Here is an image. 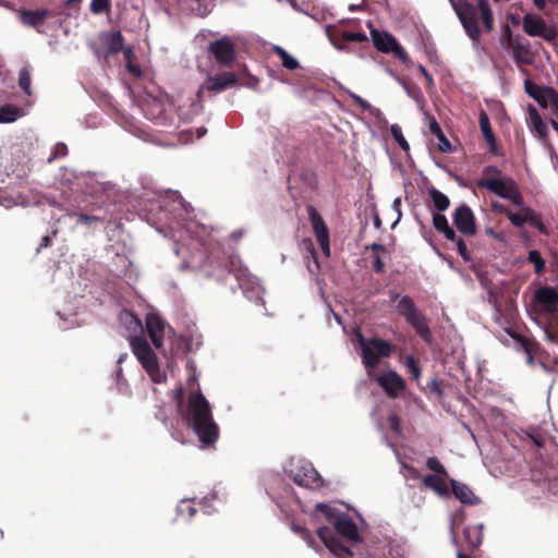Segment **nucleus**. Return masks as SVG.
<instances>
[{
  "instance_id": "obj_46",
  "label": "nucleus",
  "mask_w": 558,
  "mask_h": 558,
  "mask_svg": "<svg viewBox=\"0 0 558 558\" xmlns=\"http://www.w3.org/2000/svg\"><path fill=\"white\" fill-rule=\"evenodd\" d=\"M426 465L429 470L434 471L436 474H440V475H445V476L448 475L445 466L437 458H434V457L428 458Z\"/></svg>"
},
{
  "instance_id": "obj_43",
  "label": "nucleus",
  "mask_w": 558,
  "mask_h": 558,
  "mask_svg": "<svg viewBox=\"0 0 558 558\" xmlns=\"http://www.w3.org/2000/svg\"><path fill=\"white\" fill-rule=\"evenodd\" d=\"M31 83H32L31 72L28 71L27 68H23L20 71L19 85L24 90V93L27 94V95L32 94V92H31Z\"/></svg>"
},
{
  "instance_id": "obj_9",
  "label": "nucleus",
  "mask_w": 558,
  "mask_h": 558,
  "mask_svg": "<svg viewBox=\"0 0 558 558\" xmlns=\"http://www.w3.org/2000/svg\"><path fill=\"white\" fill-rule=\"evenodd\" d=\"M481 187L489 190L492 193L510 201L514 206H523V197L515 183L510 179L493 178L480 181Z\"/></svg>"
},
{
  "instance_id": "obj_61",
  "label": "nucleus",
  "mask_w": 558,
  "mask_h": 558,
  "mask_svg": "<svg viewBox=\"0 0 558 558\" xmlns=\"http://www.w3.org/2000/svg\"><path fill=\"white\" fill-rule=\"evenodd\" d=\"M48 12L51 13L49 15V19L50 17H56V16H59V15H64V17H68L70 15V14L64 13L62 8H57V9H53V10H48Z\"/></svg>"
},
{
  "instance_id": "obj_8",
  "label": "nucleus",
  "mask_w": 558,
  "mask_h": 558,
  "mask_svg": "<svg viewBox=\"0 0 558 558\" xmlns=\"http://www.w3.org/2000/svg\"><path fill=\"white\" fill-rule=\"evenodd\" d=\"M284 472L301 487L315 489L322 486V477L313 465L306 461L291 459Z\"/></svg>"
},
{
  "instance_id": "obj_55",
  "label": "nucleus",
  "mask_w": 558,
  "mask_h": 558,
  "mask_svg": "<svg viewBox=\"0 0 558 558\" xmlns=\"http://www.w3.org/2000/svg\"><path fill=\"white\" fill-rule=\"evenodd\" d=\"M428 391L430 393L436 395L439 398L442 396V389L436 379H432L430 383L428 384Z\"/></svg>"
},
{
  "instance_id": "obj_36",
  "label": "nucleus",
  "mask_w": 558,
  "mask_h": 558,
  "mask_svg": "<svg viewBox=\"0 0 558 558\" xmlns=\"http://www.w3.org/2000/svg\"><path fill=\"white\" fill-rule=\"evenodd\" d=\"M429 194H430L432 201L434 203V206L439 211H444L449 207V204H450L449 198L444 193H441L440 191H438L436 189H432L429 191Z\"/></svg>"
},
{
  "instance_id": "obj_25",
  "label": "nucleus",
  "mask_w": 558,
  "mask_h": 558,
  "mask_svg": "<svg viewBox=\"0 0 558 558\" xmlns=\"http://www.w3.org/2000/svg\"><path fill=\"white\" fill-rule=\"evenodd\" d=\"M452 493L457 499H459L463 504L473 505L476 502V498L473 492L462 483H459L454 480H450Z\"/></svg>"
},
{
  "instance_id": "obj_53",
  "label": "nucleus",
  "mask_w": 558,
  "mask_h": 558,
  "mask_svg": "<svg viewBox=\"0 0 558 558\" xmlns=\"http://www.w3.org/2000/svg\"><path fill=\"white\" fill-rule=\"evenodd\" d=\"M58 233V230L54 229L52 232H51V235H45L43 236L41 241H40V244L37 248V251L39 252L40 250L43 248H46V247H49L52 245V238L56 236Z\"/></svg>"
},
{
  "instance_id": "obj_57",
  "label": "nucleus",
  "mask_w": 558,
  "mask_h": 558,
  "mask_svg": "<svg viewBox=\"0 0 558 558\" xmlns=\"http://www.w3.org/2000/svg\"><path fill=\"white\" fill-rule=\"evenodd\" d=\"M117 388H118V391L122 395H130L131 393V389H130V386L126 381L125 378H123L122 380H118L117 381Z\"/></svg>"
},
{
  "instance_id": "obj_51",
  "label": "nucleus",
  "mask_w": 558,
  "mask_h": 558,
  "mask_svg": "<svg viewBox=\"0 0 558 558\" xmlns=\"http://www.w3.org/2000/svg\"><path fill=\"white\" fill-rule=\"evenodd\" d=\"M453 242L457 245V250H458V253L460 254V256L466 262L470 260L468 247H466V244L463 242V240L456 238V241H453Z\"/></svg>"
},
{
  "instance_id": "obj_47",
  "label": "nucleus",
  "mask_w": 558,
  "mask_h": 558,
  "mask_svg": "<svg viewBox=\"0 0 558 558\" xmlns=\"http://www.w3.org/2000/svg\"><path fill=\"white\" fill-rule=\"evenodd\" d=\"M387 558H407V548L399 544H391Z\"/></svg>"
},
{
  "instance_id": "obj_12",
  "label": "nucleus",
  "mask_w": 558,
  "mask_h": 558,
  "mask_svg": "<svg viewBox=\"0 0 558 558\" xmlns=\"http://www.w3.org/2000/svg\"><path fill=\"white\" fill-rule=\"evenodd\" d=\"M308 219L316 236V240L325 254V256L329 257L330 255V244H329V230L320 216V214L313 207H307Z\"/></svg>"
},
{
  "instance_id": "obj_63",
  "label": "nucleus",
  "mask_w": 558,
  "mask_h": 558,
  "mask_svg": "<svg viewBox=\"0 0 558 558\" xmlns=\"http://www.w3.org/2000/svg\"><path fill=\"white\" fill-rule=\"evenodd\" d=\"M533 3L539 10H543L546 7V0H533Z\"/></svg>"
},
{
  "instance_id": "obj_34",
  "label": "nucleus",
  "mask_w": 558,
  "mask_h": 558,
  "mask_svg": "<svg viewBox=\"0 0 558 558\" xmlns=\"http://www.w3.org/2000/svg\"><path fill=\"white\" fill-rule=\"evenodd\" d=\"M325 31L328 39L336 49L340 51H348L347 46L344 45L345 41L338 37V29L335 26L326 25Z\"/></svg>"
},
{
  "instance_id": "obj_64",
  "label": "nucleus",
  "mask_w": 558,
  "mask_h": 558,
  "mask_svg": "<svg viewBox=\"0 0 558 558\" xmlns=\"http://www.w3.org/2000/svg\"><path fill=\"white\" fill-rule=\"evenodd\" d=\"M515 60L519 62V63H530V60L521 54H515Z\"/></svg>"
},
{
  "instance_id": "obj_24",
  "label": "nucleus",
  "mask_w": 558,
  "mask_h": 558,
  "mask_svg": "<svg viewBox=\"0 0 558 558\" xmlns=\"http://www.w3.org/2000/svg\"><path fill=\"white\" fill-rule=\"evenodd\" d=\"M527 124L531 131L539 137H545L548 133L546 123L534 107H530L529 109Z\"/></svg>"
},
{
  "instance_id": "obj_39",
  "label": "nucleus",
  "mask_w": 558,
  "mask_h": 558,
  "mask_svg": "<svg viewBox=\"0 0 558 558\" xmlns=\"http://www.w3.org/2000/svg\"><path fill=\"white\" fill-rule=\"evenodd\" d=\"M350 97L357 104L362 110L367 111L369 114L374 117H378L381 112L378 108L373 107L366 100L354 93H350Z\"/></svg>"
},
{
  "instance_id": "obj_7",
  "label": "nucleus",
  "mask_w": 558,
  "mask_h": 558,
  "mask_svg": "<svg viewBox=\"0 0 558 558\" xmlns=\"http://www.w3.org/2000/svg\"><path fill=\"white\" fill-rule=\"evenodd\" d=\"M236 82L238 76L233 70L216 69L214 65L197 90V99L203 101L205 93L216 95L226 92L234 87Z\"/></svg>"
},
{
  "instance_id": "obj_27",
  "label": "nucleus",
  "mask_w": 558,
  "mask_h": 558,
  "mask_svg": "<svg viewBox=\"0 0 558 558\" xmlns=\"http://www.w3.org/2000/svg\"><path fill=\"white\" fill-rule=\"evenodd\" d=\"M433 225L438 232H441L449 241H456V232L449 226L447 218L441 214L433 215Z\"/></svg>"
},
{
  "instance_id": "obj_32",
  "label": "nucleus",
  "mask_w": 558,
  "mask_h": 558,
  "mask_svg": "<svg viewBox=\"0 0 558 558\" xmlns=\"http://www.w3.org/2000/svg\"><path fill=\"white\" fill-rule=\"evenodd\" d=\"M480 126L486 142L494 147L496 145L495 135L490 128L489 119L485 112H482L480 116Z\"/></svg>"
},
{
  "instance_id": "obj_30",
  "label": "nucleus",
  "mask_w": 558,
  "mask_h": 558,
  "mask_svg": "<svg viewBox=\"0 0 558 558\" xmlns=\"http://www.w3.org/2000/svg\"><path fill=\"white\" fill-rule=\"evenodd\" d=\"M272 49L279 56L283 68L288 70H296L300 66L298 59L291 56L282 47L275 45Z\"/></svg>"
},
{
  "instance_id": "obj_19",
  "label": "nucleus",
  "mask_w": 558,
  "mask_h": 558,
  "mask_svg": "<svg viewBox=\"0 0 558 558\" xmlns=\"http://www.w3.org/2000/svg\"><path fill=\"white\" fill-rule=\"evenodd\" d=\"M146 329L155 348H161L165 337V322L162 320V318L154 313L147 314Z\"/></svg>"
},
{
  "instance_id": "obj_58",
  "label": "nucleus",
  "mask_w": 558,
  "mask_h": 558,
  "mask_svg": "<svg viewBox=\"0 0 558 558\" xmlns=\"http://www.w3.org/2000/svg\"><path fill=\"white\" fill-rule=\"evenodd\" d=\"M82 0H65L62 4L64 8H74L76 11L80 10V3Z\"/></svg>"
},
{
  "instance_id": "obj_40",
  "label": "nucleus",
  "mask_w": 558,
  "mask_h": 558,
  "mask_svg": "<svg viewBox=\"0 0 558 558\" xmlns=\"http://www.w3.org/2000/svg\"><path fill=\"white\" fill-rule=\"evenodd\" d=\"M73 216L77 218L78 223L90 225L92 222H104L107 220V216L100 215H88L84 213H74Z\"/></svg>"
},
{
  "instance_id": "obj_42",
  "label": "nucleus",
  "mask_w": 558,
  "mask_h": 558,
  "mask_svg": "<svg viewBox=\"0 0 558 558\" xmlns=\"http://www.w3.org/2000/svg\"><path fill=\"white\" fill-rule=\"evenodd\" d=\"M390 133L393 138L397 141L402 150L408 151L410 149L409 143L402 134V130L398 124H392L390 126Z\"/></svg>"
},
{
  "instance_id": "obj_59",
  "label": "nucleus",
  "mask_w": 558,
  "mask_h": 558,
  "mask_svg": "<svg viewBox=\"0 0 558 558\" xmlns=\"http://www.w3.org/2000/svg\"><path fill=\"white\" fill-rule=\"evenodd\" d=\"M392 208L397 213V221H399L401 217V199L399 197L395 198L392 203Z\"/></svg>"
},
{
  "instance_id": "obj_1",
  "label": "nucleus",
  "mask_w": 558,
  "mask_h": 558,
  "mask_svg": "<svg viewBox=\"0 0 558 558\" xmlns=\"http://www.w3.org/2000/svg\"><path fill=\"white\" fill-rule=\"evenodd\" d=\"M178 412L204 446H211L217 441L219 427L214 421L210 404L201 390L191 392L186 403L180 398Z\"/></svg>"
},
{
  "instance_id": "obj_52",
  "label": "nucleus",
  "mask_w": 558,
  "mask_h": 558,
  "mask_svg": "<svg viewBox=\"0 0 558 558\" xmlns=\"http://www.w3.org/2000/svg\"><path fill=\"white\" fill-rule=\"evenodd\" d=\"M402 474L405 477V480H415L418 478L420 474L418 472L410 466H407L405 464H402Z\"/></svg>"
},
{
  "instance_id": "obj_62",
  "label": "nucleus",
  "mask_w": 558,
  "mask_h": 558,
  "mask_svg": "<svg viewBox=\"0 0 558 558\" xmlns=\"http://www.w3.org/2000/svg\"><path fill=\"white\" fill-rule=\"evenodd\" d=\"M128 69H129V71H130L133 75H135V76H140V75H141V70H140V68H138L137 65H134V64H132V63H129V64H128Z\"/></svg>"
},
{
  "instance_id": "obj_50",
  "label": "nucleus",
  "mask_w": 558,
  "mask_h": 558,
  "mask_svg": "<svg viewBox=\"0 0 558 558\" xmlns=\"http://www.w3.org/2000/svg\"><path fill=\"white\" fill-rule=\"evenodd\" d=\"M527 222L538 229L541 232H545V227L541 220V217L536 215L531 208L527 216Z\"/></svg>"
},
{
  "instance_id": "obj_4",
  "label": "nucleus",
  "mask_w": 558,
  "mask_h": 558,
  "mask_svg": "<svg viewBox=\"0 0 558 558\" xmlns=\"http://www.w3.org/2000/svg\"><path fill=\"white\" fill-rule=\"evenodd\" d=\"M130 344L134 355L142 364L150 379L155 384H161L166 381L167 375L160 371L158 357L150 348L147 340L143 337L135 336L131 337Z\"/></svg>"
},
{
  "instance_id": "obj_2",
  "label": "nucleus",
  "mask_w": 558,
  "mask_h": 558,
  "mask_svg": "<svg viewBox=\"0 0 558 558\" xmlns=\"http://www.w3.org/2000/svg\"><path fill=\"white\" fill-rule=\"evenodd\" d=\"M388 295L391 302H396L397 312L404 317L408 324H410L420 337L426 342H430L432 332L426 324L424 315L418 311L414 301L409 295H400L393 290L388 291Z\"/></svg>"
},
{
  "instance_id": "obj_11",
  "label": "nucleus",
  "mask_w": 558,
  "mask_h": 558,
  "mask_svg": "<svg viewBox=\"0 0 558 558\" xmlns=\"http://www.w3.org/2000/svg\"><path fill=\"white\" fill-rule=\"evenodd\" d=\"M372 39L374 46L381 52H392L397 58H399L403 63L408 64L410 62V58L404 52L403 48L397 41V39L386 33L379 32L377 29H372L371 32Z\"/></svg>"
},
{
  "instance_id": "obj_21",
  "label": "nucleus",
  "mask_w": 558,
  "mask_h": 558,
  "mask_svg": "<svg viewBox=\"0 0 558 558\" xmlns=\"http://www.w3.org/2000/svg\"><path fill=\"white\" fill-rule=\"evenodd\" d=\"M536 302L547 313L554 314L558 311L557 287H542L535 292Z\"/></svg>"
},
{
  "instance_id": "obj_29",
  "label": "nucleus",
  "mask_w": 558,
  "mask_h": 558,
  "mask_svg": "<svg viewBox=\"0 0 558 558\" xmlns=\"http://www.w3.org/2000/svg\"><path fill=\"white\" fill-rule=\"evenodd\" d=\"M22 116V109L14 105H4L0 107V123H11Z\"/></svg>"
},
{
  "instance_id": "obj_41",
  "label": "nucleus",
  "mask_w": 558,
  "mask_h": 558,
  "mask_svg": "<svg viewBox=\"0 0 558 558\" xmlns=\"http://www.w3.org/2000/svg\"><path fill=\"white\" fill-rule=\"evenodd\" d=\"M527 260L534 265V269H535L536 274H541L544 270L545 260L538 251H536V250L530 251Z\"/></svg>"
},
{
  "instance_id": "obj_48",
  "label": "nucleus",
  "mask_w": 558,
  "mask_h": 558,
  "mask_svg": "<svg viewBox=\"0 0 558 558\" xmlns=\"http://www.w3.org/2000/svg\"><path fill=\"white\" fill-rule=\"evenodd\" d=\"M68 155V146L64 143H57L53 147L52 155L48 158V162H52L54 159L65 157Z\"/></svg>"
},
{
  "instance_id": "obj_49",
  "label": "nucleus",
  "mask_w": 558,
  "mask_h": 558,
  "mask_svg": "<svg viewBox=\"0 0 558 558\" xmlns=\"http://www.w3.org/2000/svg\"><path fill=\"white\" fill-rule=\"evenodd\" d=\"M435 136L438 140V149L442 153H449L451 151L452 147L446 135L442 131L440 133L435 134Z\"/></svg>"
},
{
  "instance_id": "obj_14",
  "label": "nucleus",
  "mask_w": 558,
  "mask_h": 558,
  "mask_svg": "<svg viewBox=\"0 0 558 558\" xmlns=\"http://www.w3.org/2000/svg\"><path fill=\"white\" fill-rule=\"evenodd\" d=\"M525 90L532 96L542 107L551 108L558 113V93L551 87H539L530 82H525Z\"/></svg>"
},
{
  "instance_id": "obj_37",
  "label": "nucleus",
  "mask_w": 558,
  "mask_h": 558,
  "mask_svg": "<svg viewBox=\"0 0 558 558\" xmlns=\"http://www.w3.org/2000/svg\"><path fill=\"white\" fill-rule=\"evenodd\" d=\"M389 74H390V75H391V76H392V77H393V78H395V80H396L400 85H402V86H403V88L405 89L407 94H408L410 97H412V98H414V99H415V101H416V102L418 104V106H420V109H421V110H424V108H425V101H424V99H423V97H422L421 93H420V92H414V90H412V89L407 85V83H405L402 78H400L398 75H396L392 71H389Z\"/></svg>"
},
{
  "instance_id": "obj_3",
  "label": "nucleus",
  "mask_w": 558,
  "mask_h": 558,
  "mask_svg": "<svg viewBox=\"0 0 558 558\" xmlns=\"http://www.w3.org/2000/svg\"><path fill=\"white\" fill-rule=\"evenodd\" d=\"M457 13L468 35L473 40H477L480 37L478 15L482 17L485 28L487 31L493 29V15L487 0H477L476 5L464 3L460 9H457Z\"/></svg>"
},
{
  "instance_id": "obj_6",
  "label": "nucleus",
  "mask_w": 558,
  "mask_h": 558,
  "mask_svg": "<svg viewBox=\"0 0 558 558\" xmlns=\"http://www.w3.org/2000/svg\"><path fill=\"white\" fill-rule=\"evenodd\" d=\"M316 510L325 514L327 520L333 524L335 530L351 546L360 541V534L356 524L347 514L339 513L338 510L329 504H317Z\"/></svg>"
},
{
  "instance_id": "obj_16",
  "label": "nucleus",
  "mask_w": 558,
  "mask_h": 558,
  "mask_svg": "<svg viewBox=\"0 0 558 558\" xmlns=\"http://www.w3.org/2000/svg\"><path fill=\"white\" fill-rule=\"evenodd\" d=\"M318 535L325 547L336 557V558H348L353 556V550L341 544L340 541L333 536L332 531L329 527H319Z\"/></svg>"
},
{
  "instance_id": "obj_54",
  "label": "nucleus",
  "mask_w": 558,
  "mask_h": 558,
  "mask_svg": "<svg viewBox=\"0 0 558 558\" xmlns=\"http://www.w3.org/2000/svg\"><path fill=\"white\" fill-rule=\"evenodd\" d=\"M388 422H389L390 428L395 433L399 434L400 430H401L399 416L397 414L392 413V414L389 415Z\"/></svg>"
},
{
  "instance_id": "obj_28",
  "label": "nucleus",
  "mask_w": 558,
  "mask_h": 558,
  "mask_svg": "<svg viewBox=\"0 0 558 558\" xmlns=\"http://www.w3.org/2000/svg\"><path fill=\"white\" fill-rule=\"evenodd\" d=\"M483 524L470 525L464 529V537L470 547L476 548L482 544Z\"/></svg>"
},
{
  "instance_id": "obj_45",
  "label": "nucleus",
  "mask_w": 558,
  "mask_h": 558,
  "mask_svg": "<svg viewBox=\"0 0 558 558\" xmlns=\"http://www.w3.org/2000/svg\"><path fill=\"white\" fill-rule=\"evenodd\" d=\"M111 2L110 0H92L90 2V11L94 14H100L110 10Z\"/></svg>"
},
{
  "instance_id": "obj_23",
  "label": "nucleus",
  "mask_w": 558,
  "mask_h": 558,
  "mask_svg": "<svg viewBox=\"0 0 558 558\" xmlns=\"http://www.w3.org/2000/svg\"><path fill=\"white\" fill-rule=\"evenodd\" d=\"M246 299L253 300L257 306L264 307L263 295L265 293L264 288L260 287L259 280L251 275L246 274Z\"/></svg>"
},
{
  "instance_id": "obj_56",
  "label": "nucleus",
  "mask_w": 558,
  "mask_h": 558,
  "mask_svg": "<svg viewBox=\"0 0 558 558\" xmlns=\"http://www.w3.org/2000/svg\"><path fill=\"white\" fill-rule=\"evenodd\" d=\"M216 498H217V495L215 493H213V494H209V495L205 496L204 498H202L198 504H199V506H202L205 509V512L209 514L210 511L207 510V508L209 507V501H213Z\"/></svg>"
},
{
  "instance_id": "obj_26",
  "label": "nucleus",
  "mask_w": 558,
  "mask_h": 558,
  "mask_svg": "<svg viewBox=\"0 0 558 558\" xmlns=\"http://www.w3.org/2000/svg\"><path fill=\"white\" fill-rule=\"evenodd\" d=\"M226 268L228 269L229 274H232L234 276L236 281L239 282V288H242V282L244 280V270L240 255L231 254L228 257Z\"/></svg>"
},
{
  "instance_id": "obj_13",
  "label": "nucleus",
  "mask_w": 558,
  "mask_h": 558,
  "mask_svg": "<svg viewBox=\"0 0 558 558\" xmlns=\"http://www.w3.org/2000/svg\"><path fill=\"white\" fill-rule=\"evenodd\" d=\"M99 40L101 46L95 48V53L99 59H108L123 49L124 40L120 31L104 33L100 35Z\"/></svg>"
},
{
  "instance_id": "obj_60",
  "label": "nucleus",
  "mask_w": 558,
  "mask_h": 558,
  "mask_svg": "<svg viewBox=\"0 0 558 558\" xmlns=\"http://www.w3.org/2000/svg\"><path fill=\"white\" fill-rule=\"evenodd\" d=\"M300 534H301L302 538L307 543V545L310 547L314 546L313 539H312V537L310 536L308 532L305 529H300Z\"/></svg>"
},
{
  "instance_id": "obj_31",
  "label": "nucleus",
  "mask_w": 558,
  "mask_h": 558,
  "mask_svg": "<svg viewBox=\"0 0 558 558\" xmlns=\"http://www.w3.org/2000/svg\"><path fill=\"white\" fill-rule=\"evenodd\" d=\"M338 29V37L347 43H367L368 38L364 32H349L343 31L338 26H335Z\"/></svg>"
},
{
  "instance_id": "obj_10",
  "label": "nucleus",
  "mask_w": 558,
  "mask_h": 558,
  "mask_svg": "<svg viewBox=\"0 0 558 558\" xmlns=\"http://www.w3.org/2000/svg\"><path fill=\"white\" fill-rule=\"evenodd\" d=\"M208 52L214 57L218 69L232 70L235 61V48L229 38L223 37L210 43Z\"/></svg>"
},
{
  "instance_id": "obj_35",
  "label": "nucleus",
  "mask_w": 558,
  "mask_h": 558,
  "mask_svg": "<svg viewBox=\"0 0 558 558\" xmlns=\"http://www.w3.org/2000/svg\"><path fill=\"white\" fill-rule=\"evenodd\" d=\"M178 514L182 517L185 520L192 519L195 513L197 512V509L195 508L194 500H182L178 505Z\"/></svg>"
},
{
  "instance_id": "obj_38",
  "label": "nucleus",
  "mask_w": 558,
  "mask_h": 558,
  "mask_svg": "<svg viewBox=\"0 0 558 558\" xmlns=\"http://www.w3.org/2000/svg\"><path fill=\"white\" fill-rule=\"evenodd\" d=\"M530 208H522L521 213L506 211L507 218L515 227H522L527 222Z\"/></svg>"
},
{
  "instance_id": "obj_17",
  "label": "nucleus",
  "mask_w": 558,
  "mask_h": 558,
  "mask_svg": "<svg viewBox=\"0 0 558 558\" xmlns=\"http://www.w3.org/2000/svg\"><path fill=\"white\" fill-rule=\"evenodd\" d=\"M377 381L390 398H397L405 388L404 379L395 371L380 374Z\"/></svg>"
},
{
  "instance_id": "obj_18",
  "label": "nucleus",
  "mask_w": 558,
  "mask_h": 558,
  "mask_svg": "<svg viewBox=\"0 0 558 558\" xmlns=\"http://www.w3.org/2000/svg\"><path fill=\"white\" fill-rule=\"evenodd\" d=\"M20 21L28 27L36 29L37 32H41V27L44 26L47 19L51 14L47 9H38V10H27L21 9L17 11Z\"/></svg>"
},
{
  "instance_id": "obj_5",
  "label": "nucleus",
  "mask_w": 558,
  "mask_h": 558,
  "mask_svg": "<svg viewBox=\"0 0 558 558\" xmlns=\"http://www.w3.org/2000/svg\"><path fill=\"white\" fill-rule=\"evenodd\" d=\"M352 341L360 345L362 361L367 369L375 368L381 357H387L391 353L389 342L378 338L366 340L360 330L355 331Z\"/></svg>"
},
{
  "instance_id": "obj_44",
  "label": "nucleus",
  "mask_w": 558,
  "mask_h": 558,
  "mask_svg": "<svg viewBox=\"0 0 558 558\" xmlns=\"http://www.w3.org/2000/svg\"><path fill=\"white\" fill-rule=\"evenodd\" d=\"M422 111L424 113V122H425L426 126L428 128L429 132L434 135L437 133H440V131H442V130H441L439 123L437 122V120L435 119V117L432 116L425 109Z\"/></svg>"
},
{
  "instance_id": "obj_33",
  "label": "nucleus",
  "mask_w": 558,
  "mask_h": 558,
  "mask_svg": "<svg viewBox=\"0 0 558 558\" xmlns=\"http://www.w3.org/2000/svg\"><path fill=\"white\" fill-rule=\"evenodd\" d=\"M402 364L405 367L408 374L413 380H418L421 377V368L413 355H407L402 360Z\"/></svg>"
},
{
  "instance_id": "obj_22",
  "label": "nucleus",
  "mask_w": 558,
  "mask_h": 558,
  "mask_svg": "<svg viewBox=\"0 0 558 558\" xmlns=\"http://www.w3.org/2000/svg\"><path fill=\"white\" fill-rule=\"evenodd\" d=\"M450 480L449 475L427 474L423 476L422 482L425 487L432 489L438 496L448 497L450 495L448 481L450 482Z\"/></svg>"
},
{
  "instance_id": "obj_15",
  "label": "nucleus",
  "mask_w": 558,
  "mask_h": 558,
  "mask_svg": "<svg viewBox=\"0 0 558 558\" xmlns=\"http://www.w3.org/2000/svg\"><path fill=\"white\" fill-rule=\"evenodd\" d=\"M522 24L524 32L530 36H537L548 40L555 36L554 29L538 15L526 14L523 17Z\"/></svg>"
},
{
  "instance_id": "obj_20",
  "label": "nucleus",
  "mask_w": 558,
  "mask_h": 558,
  "mask_svg": "<svg viewBox=\"0 0 558 558\" xmlns=\"http://www.w3.org/2000/svg\"><path fill=\"white\" fill-rule=\"evenodd\" d=\"M453 222L458 230L464 234H474L476 232L474 215L470 207L462 205L456 209Z\"/></svg>"
}]
</instances>
